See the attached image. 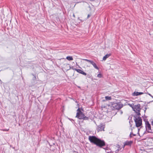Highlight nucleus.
<instances>
[{"mask_svg": "<svg viewBox=\"0 0 153 153\" xmlns=\"http://www.w3.org/2000/svg\"><path fill=\"white\" fill-rule=\"evenodd\" d=\"M88 140L91 143H94L100 147L105 146V143L104 140L97 138L95 136H89Z\"/></svg>", "mask_w": 153, "mask_h": 153, "instance_id": "nucleus-1", "label": "nucleus"}, {"mask_svg": "<svg viewBox=\"0 0 153 153\" xmlns=\"http://www.w3.org/2000/svg\"><path fill=\"white\" fill-rule=\"evenodd\" d=\"M77 113L76 116V117L78 118L79 119H83V120H88L89 119L88 117H86L83 114V113L81 112L79 108H78L77 110Z\"/></svg>", "mask_w": 153, "mask_h": 153, "instance_id": "nucleus-2", "label": "nucleus"}, {"mask_svg": "<svg viewBox=\"0 0 153 153\" xmlns=\"http://www.w3.org/2000/svg\"><path fill=\"white\" fill-rule=\"evenodd\" d=\"M139 116L134 115V120L136 126L137 127L140 126L142 124V119Z\"/></svg>", "mask_w": 153, "mask_h": 153, "instance_id": "nucleus-3", "label": "nucleus"}, {"mask_svg": "<svg viewBox=\"0 0 153 153\" xmlns=\"http://www.w3.org/2000/svg\"><path fill=\"white\" fill-rule=\"evenodd\" d=\"M123 107V104L113 102L110 106V108L112 110H119Z\"/></svg>", "mask_w": 153, "mask_h": 153, "instance_id": "nucleus-4", "label": "nucleus"}, {"mask_svg": "<svg viewBox=\"0 0 153 153\" xmlns=\"http://www.w3.org/2000/svg\"><path fill=\"white\" fill-rule=\"evenodd\" d=\"M140 104H138L135 105L134 107H132V108L134 111L136 112V115H137L140 116V110L141 109L140 108Z\"/></svg>", "mask_w": 153, "mask_h": 153, "instance_id": "nucleus-5", "label": "nucleus"}, {"mask_svg": "<svg viewBox=\"0 0 153 153\" xmlns=\"http://www.w3.org/2000/svg\"><path fill=\"white\" fill-rule=\"evenodd\" d=\"M145 127L147 131L149 133H152L153 130L152 129L150 124L148 121L145 122Z\"/></svg>", "mask_w": 153, "mask_h": 153, "instance_id": "nucleus-6", "label": "nucleus"}, {"mask_svg": "<svg viewBox=\"0 0 153 153\" xmlns=\"http://www.w3.org/2000/svg\"><path fill=\"white\" fill-rule=\"evenodd\" d=\"M105 126L104 125L102 124H101L97 126V130L98 132L100 131H104V128H105Z\"/></svg>", "mask_w": 153, "mask_h": 153, "instance_id": "nucleus-7", "label": "nucleus"}, {"mask_svg": "<svg viewBox=\"0 0 153 153\" xmlns=\"http://www.w3.org/2000/svg\"><path fill=\"white\" fill-rule=\"evenodd\" d=\"M143 94V93L142 92H134L132 94L133 96H137Z\"/></svg>", "mask_w": 153, "mask_h": 153, "instance_id": "nucleus-8", "label": "nucleus"}, {"mask_svg": "<svg viewBox=\"0 0 153 153\" xmlns=\"http://www.w3.org/2000/svg\"><path fill=\"white\" fill-rule=\"evenodd\" d=\"M91 64L96 69H99V68L97 66L96 64L93 61H92V62H91Z\"/></svg>", "mask_w": 153, "mask_h": 153, "instance_id": "nucleus-9", "label": "nucleus"}, {"mask_svg": "<svg viewBox=\"0 0 153 153\" xmlns=\"http://www.w3.org/2000/svg\"><path fill=\"white\" fill-rule=\"evenodd\" d=\"M110 55V54H106L105 56H104L103 57V60H105L106 59L108 58Z\"/></svg>", "mask_w": 153, "mask_h": 153, "instance_id": "nucleus-10", "label": "nucleus"}, {"mask_svg": "<svg viewBox=\"0 0 153 153\" xmlns=\"http://www.w3.org/2000/svg\"><path fill=\"white\" fill-rule=\"evenodd\" d=\"M73 69L74 70H75L78 73H80L81 74H82V70H81L79 69H76V68H74V69Z\"/></svg>", "mask_w": 153, "mask_h": 153, "instance_id": "nucleus-11", "label": "nucleus"}, {"mask_svg": "<svg viewBox=\"0 0 153 153\" xmlns=\"http://www.w3.org/2000/svg\"><path fill=\"white\" fill-rule=\"evenodd\" d=\"M66 59L69 61L72 60L73 59V57L71 56H68Z\"/></svg>", "mask_w": 153, "mask_h": 153, "instance_id": "nucleus-12", "label": "nucleus"}, {"mask_svg": "<svg viewBox=\"0 0 153 153\" xmlns=\"http://www.w3.org/2000/svg\"><path fill=\"white\" fill-rule=\"evenodd\" d=\"M131 142H129V141H128L126 142V143H125L124 144V146H126V145H130L131 144Z\"/></svg>", "mask_w": 153, "mask_h": 153, "instance_id": "nucleus-13", "label": "nucleus"}, {"mask_svg": "<svg viewBox=\"0 0 153 153\" xmlns=\"http://www.w3.org/2000/svg\"><path fill=\"white\" fill-rule=\"evenodd\" d=\"M105 98L106 100H110L111 99V97L109 96H105Z\"/></svg>", "mask_w": 153, "mask_h": 153, "instance_id": "nucleus-14", "label": "nucleus"}, {"mask_svg": "<svg viewBox=\"0 0 153 153\" xmlns=\"http://www.w3.org/2000/svg\"><path fill=\"white\" fill-rule=\"evenodd\" d=\"M83 60L87 61L88 62H90V63H91V62L92 61L91 60H89L87 59H83Z\"/></svg>", "mask_w": 153, "mask_h": 153, "instance_id": "nucleus-15", "label": "nucleus"}, {"mask_svg": "<svg viewBox=\"0 0 153 153\" xmlns=\"http://www.w3.org/2000/svg\"><path fill=\"white\" fill-rule=\"evenodd\" d=\"M32 75L34 76V77H33V80H36V78L35 75L33 74H32Z\"/></svg>", "mask_w": 153, "mask_h": 153, "instance_id": "nucleus-16", "label": "nucleus"}, {"mask_svg": "<svg viewBox=\"0 0 153 153\" xmlns=\"http://www.w3.org/2000/svg\"><path fill=\"white\" fill-rule=\"evenodd\" d=\"M97 76L99 78H101L102 77V75L100 74H98Z\"/></svg>", "mask_w": 153, "mask_h": 153, "instance_id": "nucleus-17", "label": "nucleus"}, {"mask_svg": "<svg viewBox=\"0 0 153 153\" xmlns=\"http://www.w3.org/2000/svg\"><path fill=\"white\" fill-rule=\"evenodd\" d=\"M82 74L83 75H86V73H85L83 71L82 72V73L81 74Z\"/></svg>", "mask_w": 153, "mask_h": 153, "instance_id": "nucleus-18", "label": "nucleus"}, {"mask_svg": "<svg viewBox=\"0 0 153 153\" xmlns=\"http://www.w3.org/2000/svg\"><path fill=\"white\" fill-rule=\"evenodd\" d=\"M133 133H132V132H131L130 134V137H132V136H131V135H132L133 134Z\"/></svg>", "mask_w": 153, "mask_h": 153, "instance_id": "nucleus-19", "label": "nucleus"}, {"mask_svg": "<svg viewBox=\"0 0 153 153\" xmlns=\"http://www.w3.org/2000/svg\"><path fill=\"white\" fill-rule=\"evenodd\" d=\"M91 16V15H90V14H88V16H87V19H88L89 18V17Z\"/></svg>", "mask_w": 153, "mask_h": 153, "instance_id": "nucleus-20", "label": "nucleus"}, {"mask_svg": "<svg viewBox=\"0 0 153 153\" xmlns=\"http://www.w3.org/2000/svg\"><path fill=\"white\" fill-rule=\"evenodd\" d=\"M151 124L153 126V120L152 121H151Z\"/></svg>", "mask_w": 153, "mask_h": 153, "instance_id": "nucleus-21", "label": "nucleus"}, {"mask_svg": "<svg viewBox=\"0 0 153 153\" xmlns=\"http://www.w3.org/2000/svg\"><path fill=\"white\" fill-rule=\"evenodd\" d=\"M9 130V129H3V130H2L3 131H8Z\"/></svg>", "mask_w": 153, "mask_h": 153, "instance_id": "nucleus-22", "label": "nucleus"}, {"mask_svg": "<svg viewBox=\"0 0 153 153\" xmlns=\"http://www.w3.org/2000/svg\"><path fill=\"white\" fill-rule=\"evenodd\" d=\"M120 112L121 114H122L123 113V111H120Z\"/></svg>", "mask_w": 153, "mask_h": 153, "instance_id": "nucleus-23", "label": "nucleus"}, {"mask_svg": "<svg viewBox=\"0 0 153 153\" xmlns=\"http://www.w3.org/2000/svg\"><path fill=\"white\" fill-rule=\"evenodd\" d=\"M151 97H152L153 98V97L150 94H148Z\"/></svg>", "mask_w": 153, "mask_h": 153, "instance_id": "nucleus-24", "label": "nucleus"}, {"mask_svg": "<svg viewBox=\"0 0 153 153\" xmlns=\"http://www.w3.org/2000/svg\"><path fill=\"white\" fill-rule=\"evenodd\" d=\"M119 149H118L116 151V152H118V151H119Z\"/></svg>", "mask_w": 153, "mask_h": 153, "instance_id": "nucleus-25", "label": "nucleus"}, {"mask_svg": "<svg viewBox=\"0 0 153 153\" xmlns=\"http://www.w3.org/2000/svg\"><path fill=\"white\" fill-rule=\"evenodd\" d=\"M73 16L74 17H75V15L74 14H73Z\"/></svg>", "mask_w": 153, "mask_h": 153, "instance_id": "nucleus-26", "label": "nucleus"}, {"mask_svg": "<svg viewBox=\"0 0 153 153\" xmlns=\"http://www.w3.org/2000/svg\"><path fill=\"white\" fill-rule=\"evenodd\" d=\"M132 135L133 136H136V135L135 134H132Z\"/></svg>", "mask_w": 153, "mask_h": 153, "instance_id": "nucleus-27", "label": "nucleus"}, {"mask_svg": "<svg viewBox=\"0 0 153 153\" xmlns=\"http://www.w3.org/2000/svg\"><path fill=\"white\" fill-rule=\"evenodd\" d=\"M66 65H67V66H68L70 67V65L69 64H67Z\"/></svg>", "mask_w": 153, "mask_h": 153, "instance_id": "nucleus-28", "label": "nucleus"}, {"mask_svg": "<svg viewBox=\"0 0 153 153\" xmlns=\"http://www.w3.org/2000/svg\"><path fill=\"white\" fill-rule=\"evenodd\" d=\"M129 105L131 107H132V105H130V104H129Z\"/></svg>", "mask_w": 153, "mask_h": 153, "instance_id": "nucleus-29", "label": "nucleus"}]
</instances>
